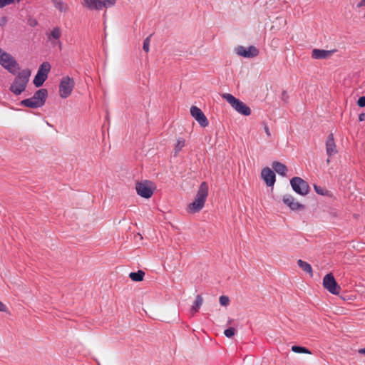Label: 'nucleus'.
Instances as JSON below:
<instances>
[{
	"label": "nucleus",
	"mask_w": 365,
	"mask_h": 365,
	"mask_svg": "<svg viewBox=\"0 0 365 365\" xmlns=\"http://www.w3.org/2000/svg\"><path fill=\"white\" fill-rule=\"evenodd\" d=\"M31 73V71L28 68L19 71L10 86V91L16 96L24 92L29 81Z\"/></svg>",
	"instance_id": "obj_1"
},
{
	"label": "nucleus",
	"mask_w": 365,
	"mask_h": 365,
	"mask_svg": "<svg viewBox=\"0 0 365 365\" xmlns=\"http://www.w3.org/2000/svg\"><path fill=\"white\" fill-rule=\"evenodd\" d=\"M208 195V186L205 182H202L197 192L195 200L188 205V211L196 213L201 210L205 203Z\"/></svg>",
	"instance_id": "obj_2"
},
{
	"label": "nucleus",
	"mask_w": 365,
	"mask_h": 365,
	"mask_svg": "<svg viewBox=\"0 0 365 365\" xmlns=\"http://www.w3.org/2000/svg\"><path fill=\"white\" fill-rule=\"evenodd\" d=\"M48 91L45 88H41L36 91L31 98L22 100L20 104L23 106L38 108L42 107L46 101Z\"/></svg>",
	"instance_id": "obj_3"
},
{
	"label": "nucleus",
	"mask_w": 365,
	"mask_h": 365,
	"mask_svg": "<svg viewBox=\"0 0 365 365\" xmlns=\"http://www.w3.org/2000/svg\"><path fill=\"white\" fill-rule=\"evenodd\" d=\"M222 98L225 99L237 113L247 116L251 114V110L244 102L236 98L230 93L222 94Z\"/></svg>",
	"instance_id": "obj_4"
},
{
	"label": "nucleus",
	"mask_w": 365,
	"mask_h": 365,
	"mask_svg": "<svg viewBox=\"0 0 365 365\" xmlns=\"http://www.w3.org/2000/svg\"><path fill=\"white\" fill-rule=\"evenodd\" d=\"M0 64L9 73L15 75L19 66L15 58L0 48Z\"/></svg>",
	"instance_id": "obj_5"
},
{
	"label": "nucleus",
	"mask_w": 365,
	"mask_h": 365,
	"mask_svg": "<svg viewBox=\"0 0 365 365\" xmlns=\"http://www.w3.org/2000/svg\"><path fill=\"white\" fill-rule=\"evenodd\" d=\"M115 0H83L82 4L90 10H101L113 6Z\"/></svg>",
	"instance_id": "obj_6"
},
{
	"label": "nucleus",
	"mask_w": 365,
	"mask_h": 365,
	"mask_svg": "<svg viewBox=\"0 0 365 365\" xmlns=\"http://www.w3.org/2000/svg\"><path fill=\"white\" fill-rule=\"evenodd\" d=\"M75 86V81L68 76H63L59 84V95L62 98H68Z\"/></svg>",
	"instance_id": "obj_7"
},
{
	"label": "nucleus",
	"mask_w": 365,
	"mask_h": 365,
	"mask_svg": "<svg viewBox=\"0 0 365 365\" xmlns=\"http://www.w3.org/2000/svg\"><path fill=\"white\" fill-rule=\"evenodd\" d=\"M290 185L295 192L302 196L307 195L310 190L309 184L300 177L292 178Z\"/></svg>",
	"instance_id": "obj_8"
},
{
	"label": "nucleus",
	"mask_w": 365,
	"mask_h": 365,
	"mask_svg": "<svg viewBox=\"0 0 365 365\" xmlns=\"http://www.w3.org/2000/svg\"><path fill=\"white\" fill-rule=\"evenodd\" d=\"M323 286L329 292L334 295L339 294L341 290L340 286L331 273L327 274L324 277Z\"/></svg>",
	"instance_id": "obj_9"
},
{
	"label": "nucleus",
	"mask_w": 365,
	"mask_h": 365,
	"mask_svg": "<svg viewBox=\"0 0 365 365\" xmlns=\"http://www.w3.org/2000/svg\"><path fill=\"white\" fill-rule=\"evenodd\" d=\"M135 190L138 195L146 199L151 197L153 194L151 182L148 180L137 182L135 185Z\"/></svg>",
	"instance_id": "obj_10"
},
{
	"label": "nucleus",
	"mask_w": 365,
	"mask_h": 365,
	"mask_svg": "<svg viewBox=\"0 0 365 365\" xmlns=\"http://www.w3.org/2000/svg\"><path fill=\"white\" fill-rule=\"evenodd\" d=\"M236 55L247 58H250L258 56L259 50L254 46H250L247 48L243 46H237L234 48Z\"/></svg>",
	"instance_id": "obj_11"
},
{
	"label": "nucleus",
	"mask_w": 365,
	"mask_h": 365,
	"mask_svg": "<svg viewBox=\"0 0 365 365\" xmlns=\"http://www.w3.org/2000/svg\"><path fill=\"white\" fill-rule=\"evenodd\" d=\"M190 115L193 117L197 123L203 128L207 127L209 121L203 113V112L198 107L192 106L190 108Z\"/></svg>",
	"instance_id": "obj_12"
},
{
	"label": "nucleus",
	"mask_w": 365,
	"mask_h": 365,
	"mask_svg": "<svg viewBox=\"0 0 365 365\" xmlns=\"http://www.w3.org/2000/svg\"><path fill=\"white\" fill-rule=\"evenodd\" d=\"M62 34L59 27H54L52 31L47 34L48 41L51 42L53 46H58L60 49L62 48L61 42L59 41Z\"/></svg>",
	"instance_id": "obj_13"
},
{
	"label": "nucleus",
	"mask_w": 365,
	"mask_h": 365,
	"mask_svg": "<svg viewBox=\"0 0 365 365\" xmlns=\"http://www.w3.org/2000/svg\"><path fill=\"white\" fill-rule=\"evenodd\" d=\"M326 153L331 158L338 153L333 133H329L326 140Z\"/></svg>",
	"instance_id": "obj_14"
},
{
	"label": "nucleus",
	"mask_w": 365,
	"mask_h": 365,
	"mask_svg": "<svg viewBox=\"0 0 365 365\" xmlns=\"http://www.w3.org/2000/svg\"><path fill=\"white\" fill-rule=\"evenodd\" d=\"M261 175L267 186L271 187L274 185L275 182L274 171L267 167L262 170Z\"/></svg>",
	"instance_id": "obj_15"
},
{
	"label": "nucleus",
	"mask_w": 365,
	"mask_h": 365,
	"mask_svg": "<svg viewBox=\"0 0 365 365\" xmlns=\"http://www.w3.org/2000/svg\"><path fill=\"white\" fill-rule=\"evenodd\" d=\"M283 202L287 205L292 210H299L304 209V205L296 202L294 197L291 195H285L282 198Z\"/></svg>",
	"instance_id": "obj_16"
},
{
	"label": "nucleus",
	"mask_w": 365,
	"mask_h": 365,
	"mask_svg": "<svg viewBox=\"0 0 365 365\" xmlns=\"http://www.w3.org/2000/svg\"><path fill=\"white\" fill-rule=\"evenodd\" d=\"M333 53L334 51L314 48L312 51V58L314 59H326Z\"/></svg>",
	"instance_id": "obj_17"
},
{
	"label": "nucleus",
	"mask_w": 365,
	"mask_h": 365,
	"mask_svg": "<svg viewBox=\"0 0 365 365\" xmlns=\"http://www.w3.org/2000/svg\"><path fill=\"white\" fill-rule=\"evenodd\" d=\"M55 8L58 9L61 13H67L69 11V6L67 3L62 0H51Z\"/></svg>",
	"instance_id": "obj_18"
},
{
	"label": "nucleus",
	"mask_w": 365,
	"mask_h": 365,
	"mask_svg": "<svg viewBox=\"0 0 365 365\" xmlns=\"http://www.w3.org/2000/svg\"><path fill=\"white\" fill-rule=\"evenodd\" d=\"M272 168L274 172L277 173L279 175L282 176H285L287 172V168L285 165L283 163L276 161L272 163Z\"/></svg>",
	"instance_id": "obj_19"
},
{
	"label": "nucleus",
	"mask_w": 365,
	"mask_h": 365,
	"mask_svg": "<svg viewBox=\"0 0 365 365\" xmlns=\"http://www.w3.org/2000/svg\"><path fill=\"white\" fill-rule=\"evenodd\" d=\"M47 77L48 76L46 73H37L33 81L34 84L36 87L41 86L46 80Z\"/></svg>",
	"instance_id": "obj_20"
},
{
	"label": "nucleus",
	"mask_w": 365,
	"mask_h": 365,
	"mask_svg": "<svg viewBox=\"0 0 365 365\" xmlns=\"http://www.w3.org/2000/svg\"><path fill=\"white\" fill-rule=\"evenodd\" d=\"M297 264L303 271L309 274L310 276L312 277L313 271L310 264L302 259H298Z\"/></svg>",
	"instance_id": "obj_21"
},
{
	"label": "nucleus",
	"mask_w": 365,
	"mask_h": 365,
	"mask_svg": "<svg viewBox=\"0 0 365 365\" xmlns=\"http://www.w3.org/2000/svg\"><path fill=\"white\" fill-rule=\"evenodd\" d=\"M203 303L202 297L200 294H197L196 296L195 300L193 302V304L191 307V312L192 314L196 313L200 309V307Z\"/></svg>",
	"instance_id": "obj_22"
},
{
	"label": "nucleus",
	"mask_w": 365,
	"mask_h": 365,
	"mask_svg": "<svg viewBox=\"0 0 365 365\" xmlns=\"http://www.w3.org/2000/svg\"><path fill=\"white\" fill-rule=\"evenodd\" d=\"M145 275V272L142 270H138L136 272H130L129 274V277L133 282H141L143 280V277Z\"/></svg>",
	"instance_id": "obj_23"
},
{
	"label": "nucleus",
	"mask_w": 365,
	"mask_h": 365,
	"mask_svg": "<svg viewBox=\"0 0 365 365\" xmlns=\"http://www.w3.org/2000/svg\"><path fill=\"white\" fill-rule=\"evenodd\" d=\"M185 139L182 138H180L177 140V143L175 145V148H174V150H175V154H178L181 150L182 148L185 146Z\"/></svg>",
	"instance_id": "obj_24"
},
{
	"label": "nucleus",
	"mask_w": 365,
	"mask_h": 365,
	"mask_svg": "<svg viewBox=\"0 0 365 365\" xmlns=\"http://www.w3.org/2000/svg\"><path fill=\"white\" fill-rule=\"evenodd\" d=\"M51 69V65L48 62H43L39 67L37 73H46L48 76Z\"/></svg>",
	"instance_id": "obj_25"
},
{
	"label": "nucleus",
	"mask_w": 365,
	"mask_h": 365,
	"mask_svg": "<svg viewBox=\"0 0 365 365\" xmlns=\"http://www.w3.org/2000/svg\"><path fill=\"white\" fill-rule=\"evenodd\" d=\"M292 351L295 353H304V354H310L311 352L305 347L299 346H292Z\"/></svg>",
	"instance_id": "obj_26"
},
{
	"label": "nucleus",
	"mask_w": 365,
	"mask_h": 365,
	"mask_svg": "<svg viewBox=\"0 0 365 365\" xmlns=\"http://www.w3.org/2000/svg\"><path fill=\"white\" fill-rule=\"evenodd\" d=\"M150 38H151V35H150L149 36L145 38V39L143 41V48L147 53L149 52V50H150Z\"/></svg>",
	"instance_id": "obj_27"
},
{
	"label": "nucleus",
	"mask_w": 365,
	"mask_h": 365,
	"mask_svg": "<svg viewBox=\"0 0 365 365\" xmlns=\"http://www.w3.org/2000/svg\"><path fill=\"white\" fill-rule=\"evenodd\" d=\"M314 189L317 194H319L320 195H323V196L327 195V192H328L327 190L322 188V187L316 185H314Z\"/></svg>",
	"instance_id": "obj_28"
},
{
	"label": "nucleus",
	"mask_w": 365,
	"mask_h": 365,
	"mask_svg": "<svg viewBox=\"0 0 365 365\" xmlns=\"http://www.w3.org/2000/svg\"><path fill=\"white\" fill-rule=\"evenodd\" d=\"M219 301H220V304L224 307H227L230 303L229 297L225 295L220 296Z\"/></svg>",
	"instance_id": "obj_29"
},
{
	"label": "nucleus",
	"mask_w": 365,
	"mask_h": 365,
	"mask_svg": "<svg viewBox=\"0 0 365 365\" xmlns=\"http://www.w3.org/2000/svg\"><path fill=\"white\" fill-rule=\"evenodd\" d=\"M235 329L232 327L227 329L225 330L224 334L227 338H231L235 335Z\"/></svg>",
	"instance_id": "obj_30"
},
{
	"label": "nucleus",
	"mask_w": 365,
	"mask_h": 365,
	"mask_svg": "<svg viewBox=\"0 0 365 365\" xmlns=\"http://www.w3.org/2000/svg\"><path fill=\"white\" fill-rule=\"evenodd\" d=\"M15 0H0V9H2L7 5L11 4Z\"/></svg>",
	"instance_id": "obj_31"
},
{
	"label": "nucleus",
	"mask_w": 365,
	"mask_h": 365,
	"mask_svg": "<svg viewBox=\"0 0 365 365\" xmlns=\"http://www.w3.org/2000/svg\"><path fill=\"white\" fill-rule=\"evenodd\" d=\"M357 105L361 108L365 107V96H361L358 99Z\"/></svg>",
	"instance_id": "obj_32"
},
{
	"label": "nucleus",
	"mask_w": 365,
	"mask_h": 365,
	"mask_svg": "<svg viewBox=\"0 0 365 365\" xmlns=\"http://www.w3.org/2000/svg\"><path fill=\"white\" fill-rule=\"evenodd\" d=\"M282 99L287 102V99H288V95H287V91H284L282 93Z\"/></svg>",
	"instance_id": "obj_33"
},
{
	"label": "nucleus",
	"mask_w": 365,
	"mask_h": 365,
	"mask_svg": "<svg viewBox=\"0 0 365 365\" xmlns=\"http://www.w3.org/2000/svg\"><path fill=\"white\" fill-rule=\"evenodd\" d=\"M7 309L5 304L0 301V312H6Z\"/></svg>",
	"instance_id": "obj_34"
},
{
	"label": "nucleus",
	"mask_w": 365,
	"mask_h": 365,
	"mask_svg": "<svg viewBox=\"0 0 365 365\" xmlns=\"http://www.w3.org/2000/svg\"><path fill=\"white\" fill-rule=\"evenodd\" d=\"M264 131L267 135V137H271V133L269 131V127L267 125H264Z\"/></svg>",
	"instance_id": "obj_35"
},
{
	"label": "nucleus",
	"mask_w": 365,
	"mask_h": 365,
	"mask_svg": "<svg viewBox=\"0 0 365 365\" xmlns=\"http://www.w3.org/2000/svg\"><path fill=\"white\" fill-rule=\"evenodd\" d=\"M37 24H38V23H37L36 20H35V19H31V20L29 21V24H30L31 26H36V25H37Z\"/></svg>",
	"instance_id": "obj_36"
},
{
	"label": "nucleus",
	"mask_w": 365,
	"mask_h": 365,
	"mask_svg": "<svg viewBox=\"0 0 365 365\" xmlns=\"http://www.w3.org/2000/svg\"><path fill=\"white\" fill-rule=\"evenodd\" d=\"M365 6V0H361L358 4H357V7L360 8V7H362V6Z\"/></svg>",
	"instance_id": "obj_37"
},
{
	"label": "nucleus",
	"mask_w": 365,
	"mask_h": 365,
	"mask_svg": "<svg viewBox=\"0 0 365 365\" xmlns=\"http://www.w3.org/2000/svg\"><path fill=\"white\" fill-rule=\"evenodd\" d=\"M359 353L365 354V348L361 349L359 350Z\"/></svg>",
	"instance_id": "obj_38"
},
{
	"label": "nucleus",
	"mask_w": 365,
	"mask_h": 365,
	"mask_svg": "<svg viewBox=\"0 0 365 365\" xmlns=\"http://www.w3.org/2000/svg\"><path fill=\"white\" fill-rule=\"evenodd\" d=\"M364 114H361V115H359V120H360L361 121V120H364Z\"/></svg>",
	"instance_id": "obj_39"
},
{
	"label": "nucleus",
	"mask_w": 365,
	"mask_h": 365,
	"mask_svg": "<svg viewBox=\"0 0 365 365\" xmlns=\"http://www.w3.org/2000/svg\"><path fill=\"white\" fill-rule=\"evenodd\" d=\"M329 162H330V160H329V158L327 160V163H329Z\"/></svg>",
	"instance_id": "obj_40"
},
{
	"label": "nucleus",
	"mask_w": 365,
	"mask_h": 365,
	"mask_svg": "<svg viewBox=\"0 0 365 365\" xmlns=\"http://www.w3.org/2000/svg\"><path fill=\"white\" fill-rule=\"evenodd\" d=\"M231 322H232V319H230V320L228 321V323H231Z\"/></svg>",
	"instance_id": "obj_41"
}]
</instances>
